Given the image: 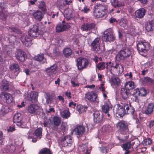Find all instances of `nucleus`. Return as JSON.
Masks as SVG:
<instances>
[{
  "label": "nucleus",
  "mask_w": 154,
  "mask_h": 154,
  "mask_svg": "<svg viewBox=\"0 0 154 154\" xmlns=\"http://www.w3.org/2000/svg\"><path fill=\"white\" fill-rule=\"evenodd\" d=\"M90 10V9L88 8L86 6H85L84 7L83 9L81 10V11L83 12L84 13H87Z\"/></svg>",
  "instance_id": "58"
},
{
  "label": "nucleus",
  "mask_w": 154,
  "mask_h": 154,
  "mask_svg": "<svg viewBox=\"0 0 154 154\" xmlns=\"http://www.w3.org/2000/svg\"><path fill=\"white\" fill-rule=\"evenodd\" d=\"M70 26L68 23L66 25H63V24H58L56 27V31L57 32H60L66 30L69 28Z\"/></svg>",
  "instance_id": "24"
},
{
  "label": "nucleus",
  "mask_w": 154,
  "mask_h": 154,
  "mask_svg": "<svg viewBox=\"0 0 154 154\" xmlns=\"http://www.w3.org/2000/svg\"><path fill=\"white\" fill-rule=\"evenodd\" d=\"M97 97V95L94 91L87 92L85 94V98L90 101L94 102Z\"/></svg>",
  "instance_id": "13"
},
{
  "label": "nucleus",
  "mask_w": 154,
  "mask_h": 154,
  "mask_svg": "<svg viewBox=\"0 0 154 154\" xmlns=\"http://www.w3.org/2000/svg\"><path fill=\"white\" fill-rule=\"evenodd\" d=\"M152 142V140L150 138H147L144 139L142 141V143L143 145H150Z\"/></svg>",
  "instance_id": "50"
},
{
  "label": "nucleus",
  "mask_w": 154,
  "mask_h": 154,
  "mask_svg": "<svg viewBox=\"0 0 154 154\" xmlns=\"http://www.w3.org/2000/svg\"><path fill=\"white\" fill-rule=\"evenodd\" d=\"M111 3L112 6L115 8H117L122 6V4L119 2L118 0H112Z\"/></svg>",
  "instance_id": "45"
},
{
  "label": "nucleus",
  "mask_w": 154,
  "mask_h": 154,
  "mask_svg": "<svg viewBox=\"0 0 154 154\" xmlns=\"http://www.w3.org/2000/svg\"><path fill=\"white\" fill-rule=\"evenodd\" d=\"M0 88L3 91H8L9 89L8 82L5 80H3L1 84Z\"/></svg>",
  "instance_id": "32"
},
{
  "label": "nucleus",
  "mask_w": 154,
  "mask_h": 154,
  "mask_svg": "<svg viewBox=\"0 0 154 154\" xmlns=\"http://www.w3.org/2000/svg\"><path fill=\"white\" fill-rule=\"evenodd\" d=\"M15 57L19 61L23 62L26 58L25 52L21 49L17 50L15 53Z\"/></svg>",
  "instance_id": "11"
},
{
  "label": "nucleus",
  "mask_w": 154,
  "mask_h": 154,
  "mask_svg": "<svg viewBox=\"0 0 154 154\" xmlns=\"http://www.w3.org/2000/svg\"><path fill=\"white\" fill-rule=\"evenodd\" d=\"M39 109V107L37 105L32 104L28 106L27 110L31 114H35L37 112Z\"/></svg>",
  "instance_id": "27"
},
{
  "label": "nucleus",
  "mask_w": 154,
  "mask_h": 154,
  "mask_svg": "<svg viewBox=\"0 0 154 154\" xmlns=\"http://www.w3.org/2000/svg\"><path fill=\"white\" fill-rule=\"evenodd\" d=\"M2 111L5 113H7L9 112V107L8 106H4L2 109Z\"/></svg>",
  "instance_id": "56"
},
{
  "label": "nucleus",
  "mask_w": 154,
  "mask_h": 154,
  "mask_svg": "<svg viewBox=\"0 0 154 154\" xmlns=\"http://www.w3.org/2000/svg\"><path fill=\"white\" fill-rule=\"evenodd\" d=\"M131 99L133 101L136 102L138 103L139 102L138 97L134 94H133Z\"/></svg>",
  "instance_id": "54"
},
{
  "label": "nucleus",
  "mask_w": 154,
  "mask_h": 154,
  "mask_svg": "<svg viewBox=\"0 0 154 154\" xmlns=\"http://www.w3.org/2000/svg\"><path fill=\"white\" fill-rule=\"evenodd\" d=\"M124 105L125 114L131 115L134 114L135 110L134 107L130 103H125Z\"/></svg>",
  "instance_id": "20"
},
{
  "label": "nucleus",
  "mask_w": 154,
  "mask_h": 154,
  "mask_svg": "<svg viewBox=\"0 0 154 154\" xmlns=\"http://www.w3.org/2000/svg\"><path fill=\"white\" fill-rule=\"evenodd\" d=\"M8 149L10 153H13L15 150L16 147L14 145L11 144L8 146Z\"/></svg>",
  "instance_id": "52"
},
{
  "label": "nucleus",
  "mask_w": 154,
  "mask_h": 154,
  "mask_svg": "<svg viewBox=\"0 0 154 154\" xmlns=\"http://www.w3.org/2000/svg\"><path fill=\"white\" fill-rule=\"evenodd\" d=\"M37 4L38 5V7L39 9H41L43 11H46V7L45 2L43 1L40 2H38Z\"/></svg>",
  "instance_id": "42"
},
{
  "label": "nucleus",
  "mask_w": 154,
  "mask_h": 154,
  "mask_svg": "<svg viewBox=\"0 0 154 154\" xmlns=\"http://www.w3.org/2000/svg\"><path fill=\"white\" fill-rule=\"evenodd\" d=\"M20 40L23 44L26 46L29 47L32 45V39L28 35H24L21 37Z\"/></svg>",
  "instance_id": "17"
},
{
  "label": "nucleus",
  "mask_w": 154,
  "mask_h": 154,
  "mask_svg": "<svg viewBox=\"0 0 154 154\" xmlns=\"http://www.w3.org/2000/svg\"><path fill=\"white\" fill-rule=\"evenodd\" d=\"M61 115L63 118L65 119L68 118L70 116V113L69 109L63 110L61 113Z\"/></svg>",
  "instance_id": "44"
},
{
  "label": "nucleus",
  "mask_w": 154,
  "mask_h": 154,
  "mask_svg": "<svg viewBox=\"0 0 154 154\" xmlns=\"http://www.w3.org/2000/svg\"><path fill=\"white\" fill-rule=\"evenodd\" d=\"M149 128L154 131V121H151L149 123Z\"/></svg>",
  "instance_id": "55"
},
{
  "label": "nucleus",
  "mask_w": 154,
  "mask_h": 154,
  "mask_svg": "<svg viewBox=\"0 0 154 154\" xmlns=\"http://www.w3.org/2000/svg\"><path fill=\"white\" fill-rule=\"evenodd\" d=\"M91 46L94 51L96 52L98 54H100L101 52L99 38H96L91 43Z\"/></svg>",
  "instance_id": "12"
},
{
  "label": "nucleus",
  "mask_w": 154,
  "mask_h": 154,
  "mask_svg": "<svg viewBox=\"0 0 154 154\" xmlns=\"http://www.w3.org/2000/svg\"><path fill=\"white\" fill-rule=\"evenodd\" d=\"M38 154H53V152L49 149L45 148L42 149L39 151Z\"/></svg>",
  "instance_id": "41"
},
{
  "label": "nucleus",
  "mask_w": 154,
  "mask_h": 154,
  "mask_svg": "<svg viewBox=\"0 0 154 154\" xmlns=\"http://www.w3.org/2000/svg\"><path fill=\"white\" fill-rule=\"evenodd\" d=\"M102 38L103 40L105 42H110L113 40L114 36L112 29L109 28L104 32Z\"/></svg>",
  "instance_id": "6"
},
{
  "label": "nucleus",
  "mask_w": 154,
  "mask_h": 154,
  "mask_svg": "<svg viewBox=\"0 0 154 154\" xmlns=\"http://www.w3.org/2000/svg\"><path fill=\"white\" fill-rule=\"evenodd\" d=\"M63 53L65 57H68L70 56L72 54V51L70 48H66L64 49Z\"/></svg>",
  "instance_id": "39"
},
{
  "label": "nucleus",
  "mask_w": 154,
  "mask_h": 154,
  "mask_svg": "<svg viewBox=\"0 0 154 154\" xmlns=\"http://www.w3.org/2000/svg\"><path fill=\"white\" fill-rule=\"evenodd\" d=\"M61 119L59 116H55L53 117L52 120L51 122L53 126V129L57 130L58 127L61 123Z\"/></svg>",
  "instance_id": "14"
},
{
  "label": "nucleus",
  "mask_w": 154,
  "mask_h": 154,
  "mask_svg": "<svg viewBox=\"0 0 154 154\" xmlns=\"http://www.w3.org/2000/svg\"><path fill=\"white\" fill-rule=\"evenodd\" d=\"M87 108V106H83L81 104L77 105V109L80 114L83 112L85 113Z\"/></svg>",
  "instance_id": "35"
},
{
  "label": "nucleus",
  "mask_w": 154,
  "mask_h": 154,
  "mask_svg": "<svg viewBox=\"0 0 154 154\" xmlns=\"http://www.w3.org/2000/svg\"><path fill=\"white\" fill-rule=\"evenodd\" d=\"M0 97L4 102L8 104L12 103L14 100L12 95L6 92H2L0 94Z\"/></svg>",
  "instance_id": "7"
},
{
  "label": "nucleus",
  "mask_w": 154,
  "mask_h": 154,
  "mask_svg": "<svg viewBox=\"0 0 154 154\" xmlns=\"http://www.w3.org/2000/svg\"><path fill=\"white\" fill-rule=\"evenodd\" d=\"M145 28L148 32L153 31L154 30V21L153 20L149 21Z\"/></svg>",
  "instance_id": "37"
},
{
  "label": "nucleus",
  "mask_w": 154,
  "mask_h": 154,
  "mask_svg": "<svg viewBox=\"0 0 154 154\" xmlns=\"http://www.w3.org/2000/svg\"><path fill=\"white\" fill-rule=\"evenodd\" d=\"M57 66L54 64L45 69V72L47 74L51 77L55 76L57 72Z\"/></svg>",
  "instance_id": "10"
},
{
  "label": "nucleus",
  "mask_w": 154,
  "mask_h": 154,
  "mask_svg": "<svg viewBox=\"0 0 154 154\" xmlns=\"http://www.w3.org/2000/svg\"><path fill=\"white\" fill-rule=\"evenodd\" d=\"M55 112L54 109L53 107H51L49 110H46V112L47 114L50 113L52 112L54 113Z\"/></svg>",
  "instance_id": "59"
},
{
  "label": "nucleus",
  "mask_w": 154,
  "mask_h": 154,
  "mask_svg": "<svg viewBox=\"0 0 154 154\" xmlns=\"http://www.w3.org/2000/svg\"><path fill=\"white\" fill-rule=\"evenodd\" d=\"M89 64L88 60L85 58L80 57L76 60V66L80 71L86 68Z\"/></svg>",
  "instance_id": "5"
},
{
  "label": "nucleus",
  "mask_w": 154,
  "mask_h": 154,
  "mask_svg": "<svg viewBox=\"0 0 154 154\" xmlns=\"http://www.w3.org/2000/svg\"><path fill=\"white\" fill-rule=\"evenodd\" d=\"M116 127L120 134L127 135L129 131L128 123L124 120H121L117 122Z\"/></svg>",
  "instance_id": "3"
},
{
  "label": "nucleus",
  "mask_w": 154,
  "mask_h": 154,
  "mask_svg": "<svg viewBox=\"0 0 154 154\" xmlns=\"http://www.w3.org/2000/svg\"><path fill=\"white\" fill-rule=\"evenodd\" d=\"M129 135H126L125 138L124 139H121L119 137H117V139L118 140H119L120 142H124L126 141V139H127Z\"/></svg>",
  "instance_id": "57"
},
{
  "label": "nucleus",
  "mask_w": 154,
  "mask_h": 154,
  "mask_svg": "<svg viewBox=\"0 0 154 154\" xmlns=\"http://www.w3.org/2000/svg\"><path fill=\"white\" fill-rule=\"evenodd\" d=\"M76 105V103H74L73 101H72L70 102L69 104V107H72L74 108Z\"/></svg>",
  "instance_id": "61"
},
{
  "label": "nucleus",
  "mask_w": 154,
  "mask_h": 154,
  "mask_svg": "<svg viewBox=\"0 0 154 154\" xmlns=\"http://www.w3.org/2000/svg\"><path fill=\"white\" fill-rule=\"evenodd\" d=\"M32 15L36 20L39 21H41L43 17V14L42 12L38 10H37L34 12Z\"/></svg>",
  "instance_id": "31"
},
{
  "label": "nucleus",
  "mask_w": 154,
  "mask_h": 154,
  "mask_svg": "<svg viewBox=\"0 0 154 154\" xmlns=\"http://www.w3.org/2000/svg\"><path fill=\"white\" fill-rule=\"evenodd\" d=\"M111 63V61L108 62H102L98 63L96 65V67L99 70H101L104 69L105 68L108 69L109 66V64Z\"/></svg>",
  "instance_id": "22"
},
{
  "label": "nucleus",
  "mask_w": 154,
  "mask_h": 154,
  "mask_svg": "<svg viewBox=\"0 0 154 154\" xmlns=\"http://www.w3.org/2000/svg\"><path fill=\"white\" fill-rule=\"evenodd\" d=\"M112 85L119 86L120 84V80L118 77H115L111 79Z\"/></svg>",
  "instance_id": "43"
},
{
  "label": "nucleus",
  "mask_w": 154,
  "mask_h": 154,
  "mask_svg": "<svg viewBox=\"0 0 154 154\" xmlns=\"http://www.w3.org/2000/svg\"><path fill=\"white\" fill-rule=\"evenodd\" d=\"M120 94L122 98L124 100H127L129 97L130 93L128 89L124 87L121 88Z\"/></svg>",
  "instance_id": "18"
},
{
  "label": "nucleus",
  "mask_w": 154,
  "mask_h": 154,
  "mask_svg": "<svg viewBox=\"0 0 154 154\" xmlns=\"http://www.w3.org/2000/svg\"><path fill=\"white\" fill-rule=\"evenodd\" d=\"M112 105L109 100L106 101L104 104L101 107V109L103 112L106 113L109 112L110 109L112 108Z\"/></svg>",
  "instance_id": "19"
},
{
  "label": "nucleus",
  "mask_w": 154,
  "mask_h": 154,
  "mask_svg": "<svg viewBox=\"0 0 154 154\" xmlns=\"http://www.w3.org/2000/svg\"><path fill=\"white\" fill-rule=\"evenodd\" d=\"M116 108V112L117 115L120 117H122L125 114L124 105L121 106L120 104H117Z\"/></svg>",
  "instance_id": "21"
},
{
  "label": "nucleus",
  "mask_w": 154,
  "mask_h": 154,
  "mask_svg": "<svg viewBox=\"0 0 154 154\" xmlns=\"http://www.w3.org/2000/svg\"><path fill=\"white\" fill-rule=\"evenodd\" d=\"M8 38V40L9 43L12 44H14V42L16 41L17 37L15 35H11Z\"/></svg>",
  "instance_id": "48"
},
{
  "label": "nucleus",
  "mask_w": 154,
  "mask_h": 154,
  "mask_svg": "<svg viewBox=\"0 0 154 154\" xmlns=\"http://www.w3.org/2000/svg\"><path fill=\"white\" fill-rule=\"evenodd\" d=\"M9 14V13L7 10H1L0 11V18L5 21Z\"/></svg>",
  "instance_id": "34"
},
{
  "label": "nucleus",
  "mask_w": 154,
  "mask_h": 154,
  "mask_svg": "<svg viewBox=\"0 0 154 154\" xmlns=\"http://www.w3.org/2000/svg\"><path fill=\"white\" fill-rule=\"evenodd\" d=\"M7 29L9 31L11 32H15L17 34H21V32L19 29L16 27H9L8 28H7Z\"/></svg>",
  "instance_id": "40"
},
{
  "label": "nucleus",
  "mask_w": 154,
  "mask_h": 154,
  "mask_svg": "<svg viewBox=\"0 0 154 154\" xmlns=\"http://www.w3.org/2000/svg\"><path fill=\"white\" fill-rule=\"evenodd\" d=\"M95 25L93 23L83 24L81 27V29L83 31H88L94 28Z\"/></svg>",
  "instance_id": "28"
},
{
  "label": "nucleus",
  "mask_w": 154,
  "mask_h": 154,
  "mask_svg": "<svg viewBox=\"0 0 154 154\" xmlns=\"http://www.w3.org/2000/svg\"><path fill=\"white\" fill-rule=\"evenodd\" d=\"M105 130L106 131H111L112 129V127L109 125H106L105 127Z\"/></svg>",
  "instance_id": "53"
},
{
  "label": "nucleus",
  "mask_w": 154,
  "mask_h": 154,
  "mask_svg": "<svg viewBox=\"0 0 154 154\" xmlns=\"http://www.w3.org/2000/svg\"><path fill=\"white\" fill-rule=\"evenodd\" d=\"M109 22L110 23H113L114 22L117 23V21L115 18H113V17H111L109 20Z\"/></svg>",
  "instance_id": "64"
},
{
  "label": "nucleus",
  "mask_w": 154,
  "mask_h": 154,
  "mask_svg": "<svg viewBox=\"0 0 154 154\" xmlns=\"http://www.w3.org/2000/svg\"><path fill=\"white\" fill-rule=\"evenodd\" d=\"M42 129L41 128H39L36 129L35 131L34 132L35 136L37 137L41 136H42Z\"/></svg>",
  "instance_id": "46"
},
{
  "label": "nucleus",
  "mask_w": 154,
  "mask_h": 154,
  "mask_svg": "<svg viewBox=\"0 0 154 154\" xmlns=\"http://www.w3.org/2000/svg\"><path fill=\"white\" fill-rule=\"evenodd\" d=\"M135 87L134 83L133 81H129L126 82L125 84L124 87L127 88L130 91V90L133 89Z\"/></svg>",
  "instance_id": "36"
},
{
  "label": "nucleus",
  "mask_w": 154,
  "mask_h": 154,
  "mask_svg": "<svg viewBox=\"0 0 154 154\" xmlns=\"http://www.w3.org/2000/svg\"><path fill=\"white\" fill-rule=\"evenodd\" d=\"M143 81V82L149 85H152L154 83V80L148 76L145 77Z\"/></svg>",
  "instance_id": "38"
},
{
  "label": "nucleus",
  "mask_w": 154,
  "mask_h": 154,
  "mask_svg": "<svg viewBox=\"0 0 154 154\" xmlns=\"http://www.w3.org/2000/svg\"><path fill=\"white\" fill-rule=\"evenodd\" d=\"M131 147V143L130 141L128 142L122 144V147L125 150H129Z\"/></svg>",
  "instance_id": "51"
},
{
  "label": "nucleus",
  "mask_w": 154,
  "mask_h": 154,
  "mask_svg": "<svg viewBox=\"0 0 154 154\" xmlns=\"http://www.w3.org/2000/svg\"><path fill=\"white\" fill-rule=\"evenodd\" d=\"M34 60L38 61H42L44 59V55L43 54H38L37 56H35L34 57Z\"/></svg>",
  "instance_id": "47"
},
{
  "label": "nucleus",
  "mask_w": 154,
  "mask_h": 154,
  "mask_svg": "<svg viewBox=\"0 0 154 154\" xmlns=\"http://www.w3.org/2000/svg\"><path fill=\"white\" fill-rule=\"evenodd\" d=\"M137 48L139 51L146 53L149 48V44L147 42H139L137 45Z\"/></svg>",
  "instance_id": "8"
},
{
  "label": "nucleus",
  "mask_w": 154,
  "mask_h": 154,
  "mask_svg": "<svg viewBox=\"0 0 154 154\" xmlns=\"http://www.w3.org/2000/svg\"><path fill=\"white\" fill-rule=\"evenodd\" d=\"M39 28L38 25H34L33 27L29 30V35L32 37H37L40 34Z\"/></svg>",
  "instance_id": "9"
},
{
  "label": "nucleus",
  "mask_w": 154,
  "mask_h": 154,
  "mask_svg": "<svg viewBox=\"0 0 154 154\" xmlns=\"http://www.w3.org/2000/svg\"><path fill=\"white\" fill-rule=\"evenodd\" d=\"M93 116L94 122L96 123L100 122L103 119L102 115H100V112L98 111H95Z\"/></svg>",
  "instance_id": "23"
},
{
  "label": "nucleus",
  "mask_w": 154,
  "mask_h": 154,
  "mask_svg": "<svg viewBox=\"0 0 154 154\" xmlns=\"http://www.w3.org/2000/svg\"><path fill=\"white\" fill-rule=\"evenodd\" d=\"M146 11L143 8H140L137 10L135 13V17L139 19L143 18L145 14Z\"/></svg>",
  "instance_id": "26"
},
{
  "label": "nucleus",
  "mask_w": 154,
  "mask_h": 154,
  "mask_svg": "<svg viewBox=\"0 0 154 154\" xmlns=\"http://www.w3.org/2000/svg\"><path fill=\"white\" fill-rule=\"evenodd\" d=\"M85 127L81 125H77L74 129L75 134L79 136L82 135L85 132Z\"/></svg>",
  "instance_id": "25"
},
{
  "label": "nucleus",
  "mask_w": 154,
  "mask_h": 154,
  "mask_svg": "<svg viewBox=\"0 0 154 154\" xmlns=\"http://www.w3.org/2000/svg\"><path fill=\"white\" fill-rule=\"evenodd\" d=\"M154 102L149 103L148 104L146 109L145 111V113L149 115L152 113L154 110Z\"/></svg>",
  "instance_id": "30"
},
{
  "label": "nucleus",
  "mask_w": 154,
  "mask_h": 154,
  "mask_svg": "<svg viewBox=\"0 0 154 154\" xmlns=\"http://www.w3.org/2000/svg\"><path fill=\"white\" fill-rule=\"evenodd\" d=\"M110 66L109 69L110 73L112 75H114L115 73L118 74L122 73L123 71L124 68L121 64L116 63H112L109 64Z\"/></svg>",
  "instance_id": "4"
},
{
  "label": "nucleus",
  "mask_w": 154,
  "mask_h": 154,
  "mask_svg": "<svg viewBox=\"0 0 154 154\" xmlns=\"http://www.w3.org/2000/svg\"><path fill=\"white\" fill-rule=\"evenodd\" d=\"M106 8L105 5L97 3L94 7V15L97 18L103 17L106 15Z\"/></svg>",
  "instance_id": "1"
},
{
  "label": "nucleus",
  "mask_w": 154,
  "mask_h": 154,
  "mask_svg": "<svg viewBox=\"0 0 154 154\" xmlns=\"http://www.w3.org/2000/svg\"><path fill=\"white\" fill-rule=\"evenodd\" d=\"M10 69L13 72H17V74L15 75L17 76L20 72V68L18 64L13 63L10 65Z\"/></svg>",
  "instance_id": "29"
},
{
  "label": "nucleus",
  "mask_w": 154,
  "mask_h": 154,
  "mask_svg": "<svg viewBox=\"0 0 154 154\" xmlns=\"http://www.w3.org/2000/svg\"><path fill=\"white\" fill-rule=\"evenodd\" d=\"M131 53L130 49L128 48H123L115 56V60L119 62L124 61L130 56Z\"/></svg>",
  "instance_id": "2"
},
{
  "label": "nucleus",
  "mask_w": 154,
  "mask_h": 154,
  "mask_svg": "<svg viewBox=\"0 0 154 154\" xmlns=\"http://www.w3.org/2000/svg\"><path fill=\"white\" fill-rule=\"evenodd\" d=\"M13 121L17 126L22 127L21 126L23 124L22 121V117L21 114L20 113H17L15 114L13 118Z\"/></svg>",
  "instance_id": "16"
},
{
  "label": "nucleus",
  "mask_w": 154,
  "mask_h": 154,
  "mask_svg": "<svg viewBox=\"0 0 154 154\" xmlns=\"http://www.w3.org/2000/svg\"><path fill=\"white\" fill-rule=\"evenodd\" d=\"M5 3H0V8L1 9V10H5L4 9L5 8Z\"/></svg>",
  "instance_id": "60"
},
{
  "label": "nucleus",
  "mask_w": 154,
  "mask_h": 154,
  "mask_svg": "<svg viewBox=\"0 0 154 154\" xmlns=\"http://www.w3.org/2000/svg\"><path fill=\"white\" fill-rule=\"evenodd\" d=\"M46 102L47 104H49L51 102V98L50 95H47L46 97Z\"/></svg>",
  "instance_id": "62"
},
{
  "label": "nucleus",
  "mask_w": 154,
  "mask_h": 154,
  "mask_svg": "<svg viewBox=\"0 0 154 154\" xmlns=\"http://www.w3.org/2000/svg\"><path fill=\"white\" fill-rule=\"evenodd\" d=\"M72 142V138L70 135H67L61 138V142L63 146L65 147L70 145Z\"/></svg>",
  "instance_id": "15"
},
{
  "label": "nucleus",
  "mask_w": 154,
  "mask_h": 154,
  "mask_svg": "<svg viewBox=\"0 0 154 154\" xmlns=\"http://www.w3.org/2000/svg\"><path fill=\"white\" fill-rule=\"evenodd\" d=\"M139 96L145 97L147 94V90L144 88L139 89Z\"/></svg>",
  "instance_id": "49"
},
{
  "label": "nucleus",
  "mask_w": 154,
  "mask_h": 154,
  "mask_svg": "<svg viewBox=\"0 0 154 154\" xmlns=\"http://www.w3.org/2000/svg\"><path fill=\"white\" fill-rule=\"evenodd\" d=\"M67 11L66 10H65L64 11V17H65L68 20L69 18V17L70 16V13H68V14H66V12Z\"/></svg>",
  "instance_id": "63"
},
{
  "label": "nucleus",
  "mask_w": 154,
  "mask_h": 154,
  "mask_svg": "<svg viewBox=\"0 0 154 154\" xmlns=\"http://www.w3.org/2000/svg\"><path fill=\"white\" fill-rule=\"evenodd\" d=\"M38 97V93L35 91H33L29 94L27 96V99L29 101H32L33 100L34 101H37Z\"/></svg>",
  "instance_id": "33"
}]
</instances>
